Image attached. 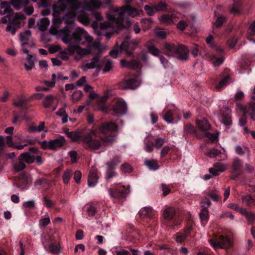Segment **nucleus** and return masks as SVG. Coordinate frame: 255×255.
Masks as SVG:
<instances>
[{"label": "nucleus", "mask_w": 255, "mask_h": 255, "mask_svg": "<svg viewBox=\"0 0 255 255\" xmlns=\"http://www.w3.org/2000/svg\"><path fill=\"white\" fill-rule=\"evenodd\" d=\"M59 34L62 41L69 44L66 51L74 61L78 62L89 55L92 49L101 51L100 42H93V38L84 29L78 27L71 35L69 29L65 26Z\"/></svg>", "instance_id": "1"}, {"label": "nucleus", "mask_w": 255, "mask_h": 255, "mask_svg": "<svg viewBox=\"0 0 255 255\" xmlns=\"http://www.w3.org/2000/svg\"><path fill=\"white\" fill-rule=\"evenodd\" d=\"M99 130L103 134L101 137V140L92 138V135L95 134L93 130H91L88 134L82 135L81 141L84 148L98 150L102 146L101 141L104 147L112 145L117 139V135L115 132L118 130V126L113 122L104 123L99 126Z\"/></svg>", "instance_id": "2"}, {"label": "nucleus", "mask_w": 255, "mask_h": 255, "mask_svg": "<svg viewBox=\"0 0 255 255\" xmlns=\"http://www.w3.org/2000/svg\"><path fill=\"white\" fill-rule=\"evenodd\" d=\"M82 8L78 0H58L53 5V24L55 28L64 21L66 24H72L76 16L77 10Z\"/></svg>", "instance_id": "3"}, {"label": "nucleus", "mask_w": 255, "mask_h": 255, "mask_svg": "<svg viewBox=\"0 0 255 255\" xmlns=\"http://www.w3.org/2000/svg\"><path fill=\"white\" fill-rule=\"evenodd\" d=\"M125 8L124 6L121 7H114L112 9L113 14H107V17L110 21H105L101 23L98 35L106 36L109 39L113 32L108 31L107 30L111 27L121 28L126 26L124 25Z\"/></svg>", "instance_id": "4"}, {"label": "nucleus", "mask_w": 255, "mask_h": 255, "mask_svg": "<svg viewBox=\"0 0 255 255\" xmlns=\"http://www.w3.org/2000/svg\"><path fill=\"white\" fill-rule=\"evenodd\" d=\"M165 54L168 56L176 55L178 59L186 61L189 57V50L183 45H175L171 43H165L164 45Z\"/></svg>", "instance_id": "5"}, {"label": "nucleus", "mask_w": 255, "mask_h": 255, "mask_svg": "<svg viewBox=\"0 0 255 255\" xmlns=\"http://www.w3.org/2000/svg\"><path fill=\"white\" fill-rule=\"evenodd\" d=\"M24 14L21 12H16L12 17L11 22H9L5 28L7 32L11 33L13 35L15 34L16 29L21 27L24 23L25 19Z\"/></svg>", "instance_id": "6"}, {"label": "nucleus", "mask_w": 255, "mask_h": 255, "mask_svg": "<svg viewBox=\"0 0 255 255\" xmlns=\"http://www.w3.org/2000/svg\"><path fill=\"white\" fill-rule=\"evenodd\" d=\"M110 196L114 199L125 197L129 192V186L125 187L120 185H114L108 189Z\"/></svg>", "instance_id": "7"}, {"label": "nucleus", "mask_w": 255, "mask_h": 255, "mask_svg": "<svg viewBox=\"0 0 255 255\" xmlns=\"http://www.w3.org/2000/svg\"><path fill=\"white\" fill-rule=\"evenodd\" d=\"M104 62L99 56L93 57L89 62L84 63L80 66L81 69L86 72L91 69H96L100 71L103 66Z\"/></svg>", "instance_id": "8"}, {"label": "nucleus", "mask_w": 255, "mask_h": 255, "mask_svg": "<svg viewBox=\"0 0 255 255\" xmlns=\"http://www.w3.org/2000/svg\"><path fill=\"white\" fill-rule=\"evenodd\" d=\"M209 243L215 249H228L232 245V242L230 239L226 236H220L216 241L214 239L209 240Z\"/></svg>", "instance_id": "9"}, {"label": "nucleus", "mask_w": 255, "mask_h": 255, "mask_svg": "<svg viewBox=\"0 0 255 255\" xmlns=\"http://www.w3.org/2000/svg\"><path fill=\"white\" fill-rule=\"evenodd\" d=\"M139 43V40L135 39L130 41H125L121 44L120 49L124 51L128 56H131Z\"/></svg>", "instance_id": "10"}, {"label": "nucleus", "mask_w": 255, "mask_h": 255, "mask_svg": "<svg viewBox=\"0 0 255 255\" xmlns=\"http://www.w3.org/2000/svg\"><path fill=\"white\" fill-rule=\"evenodd\" d=\"M216 52L209 55V60L215 66L221 65L224 61L222 53L223 50L221 48L218 47L216 49Z\"/></svg>", "instance_id": "11"}, {"label": "nucleus", "mask_w": 255, "mask_h": 255, "mask_svg": "<svg viewBox=\"0 0 255 255\" xmlns=\"http://www.w3.org/2000/svg\"><path fill=\"white\" fill-rule=\"evenodd\" d=\"M77 10L76 12L78 20L84 25H89L92 22L91 13L89 14L84 10Z\"/></svg>", "instance_id": "12"}, {"label": "nucleus", "mask_w": 255, "mask_h": 255, "mask_svg": "<svg viewBox=\"0 0 255 255\" xmlns=\"http://www.w3.org/2000/svg\"><path fill=\"white\" fill-rule=\"evenodd\" d=\"M113 110L115 115H123L127 111V106L124 101H118L114 105Z\"/></svg>", "instance_id": "13"}, {"label": "nucleus", "mask_w": 255, "mask_h": 255, "mask_svg": "<svg viewBox=\"0 0 255 255\" xmlns=\"http://www.w3.org/2000/svg\"><path fill=\"white\" fill-rule=\"evenodd\" d=\"M103 5V3L100 0H89L84 2L82 7L87 11H91L92 9H98Z\"/></svg>", "instance_id": "14"}, {"label": "nucleus", "mask_w": 255, "mask_h": 255, "mask_svg": "<svg viewBox=\"0 0 255 255\" xmlns=\"http://www.w3.org/2000/svg\"><path fill=\"white\" fill-rule=\"evenodd\" d=\"M228 164L221 162H217L214 164L213 167L209 169V172L217 176L219 173L225 171L228 168Z\"/></svg>", "instance_id": "15"}, {"label": "nucleus", "mask_w": 255, "mask_h": 255, "mask_svg": "<svg viewBox=\"0 0 255 255\" xmlns=\"http://www.w3.org/2000/svg\"><path fill=\"white\" fill-rule=\"evenodd\" d=\"M225 110L221 117L220 121L226 126H231L232 125L231 111L228 107H225Z\"/></svg>", "instance_id": "16"}, {"label": "nucleus", "mask_w": 255, "mask_h": 255, "mask_svg": "<svg viewBox=\"0 0 255 255\" xmlns=\"http://www.w3.org/2000/svg\"><path fill=\"white\" fill-rule=\"evenodd\" d=\"M66 140L63 136H60L57 138L50 140L51 150H55L62 147L65 143Z\"/></svg>", "instance_id": "17"}, {"label": "nucleus", "mask_w": 255, "mask_h": 255, "mask_svg": "<svg viewBox=\"0 0 255 255\" xmlns=\"http://www.w3.org/2000/svg\"><path fill=\"white\" fill-rule=\"evenodd\" d=\"M91 17L92 18V27L95 29L97 30L98 33L99 30L98 21L103 19V17L100 12L98 11H94L91 13ZM98 34V33H97Z\"/></svg>", "instance_id": "18"}, {"label": "nucleus", "mask_w": 255, "mask_h": 255, "mask_svg": "<svg viewBox=\"0 0 255 255\" xmlns=\"http://www.w3.org/2000/svg\"><path fill=\"white\" fill-rule=\"evenodd\" d=\"M121 65L122 67H127L129 69H137L139 66V61L137 60H132L129 61L124 59L120 61Z\"/></svg>", "instance_id": "19"}, {"label": "nucleus", "mask_w": 255, "mask_h": 255, "mask_svg": "<svg viewBox=\"0 0 255 255\" xmlns=\"http://www.w3.org/2000/svg\"><path fill=\"white\" fill-rule=\"evenodd\" d=\"M136 82L135 79L131 78L122 82L120 87L122 89H134L136 87Z\"/></svg>", "instance_id": "20"}, {"label": "nucleus", "mask_w": 255, "mask_h": 255, "mask_svg": "<svg viewBox=\"0 0 255 255\" xmlns=\"http://www.w3.org/2000/svg\"><path fill=\"white\" fill-rule=\"evenodd\" d=\"M124 8L125 9V15L127 14L128 15L130 16L131 17H135L137 15H138L140 13L143 12L141 9H138L132 7L128 5H124Z\"/></svg>", "instance_id": "21"}, {"label": "nucleus", "mask_w": 255, "mask_h": 255, "mask_svg": "<svg viewBox=\"0 0 255 255\" xmlns=\"http://www.w3.org/2000/svg\"><path fill=\"white\" fill-rule=\"evenodd\" d=\"M25 163L32 164L35 160V156L30 152H24L19 155Z\"/></svg>", "instance_id": "22"}, {"label": "nucleus", "mask_w": 255, "mask_h": 255, "mask_svg": "<svg viewBox=\"0 0 255 255\" xmlns=\"http://www.w3.org/2000/svg\"><path fill=\"white\" fill-rule=\"evenodd\" d=\"M140 217L142 218H150L154 215L153 209L150 207H145L141 209L138 212Z\"/></svg>", "instance_id": "23"}, {"label": "nucleus", "mask_w": 255, "mask_h": 255, "mask_svg": "<svg viewBox=\"0 0 255 255\" xmlns=\"http://www.w3.org/2000/svg\"><path fill=\"white\" fill-rule=\"evenodd\" d=\"M242 111L243 112L244 114L246 115L247 113H249L251 116V118L252 120L255 121V103H250V106L248 110H247L246 109L244 108L243 106L241 105H239Z\"/></svg>", "instance_id": "24"}, {"label": "nucleus", "mask_w": 255, "mask_h": 255, "mask_svg": "<svg viewBox=\"0 0 255 255\" xmlns=\"http://www.w3.org/2000/svg\"><path fill=\"white\" fill-rule=\"evenodd\" d=\"M26 164L19 156H18L17 160L12 164V167L14 171L20 172L24 170L26 168Z\"/></svg>", "instance_id": "25"}, {"label": "nucleus", "mask_w": 255, "mask_h": 255, "mask_svg": "<svg viewBox=\"0 0 255 255\" xmlns=\"http://www.w3.org/2000/svg\"><path fill=\"white\" fill-rule=\"evenodd\" d=\"M98 182V176L96 172H90L88 178V185L90 187H93Z\"/></svg>", "instance_id": "26"}, {"label": "nucleus", "mask_w": 255, "mask_h": 255, "mask_svg": "<svg viewBox=\"0 0 255 255\" xmlns=\"http://www.w3.org/2000/svg\"><path fill=\"white\" fill-rule=\"evenodd\" d=\"M192 228L191 226L188 227L184 233H178L175 236V240L177 242L181 243L184 241L189 234Z\"/></svg>", "instance_id": "27"}, {"label": "nucleus", "mask_w": 255, "mask_h": 255, "mask_svg": "<svg viewBox=\"0 0 255 255\" xmlns=\"http://www.w3.org/2000/svg\"><path fill=\"white\" fill-rule=\"evenodd\" d=\"M32 59L33 56L31 54H28L24 58V67L26 71H30L34 67L35 64Z\"/></svg>", "instance_id": "28"}, {"label": "nucleus", "mask_w": 255, "mask_h": 255, "mask_svg": "<svg viewBox=\"0 0 255 255\" xmlns=\"http://www.w3.org/2000/svg\"><path fill=\"white\" fill-rule=\"evenodd\" d=\"M196 125L198 128L203 131H206L210 128L209 122L205 119L197 120L196 121Z\"/></svg>", "instance_id": "29"}, {"label": "nucleus", "mask_w": 255, "mask_h": 255, "mask_svg": "<svg viewBox=\"0 0 255 255\" xmlns=\"http://www.w3.org/2000/svg\"><path fill=\"white\" fill-rule=\"evenodd\" d=\"M29 2V0H11V4L16 10H19L22 6L28 4Z\"/></svg>", "instance_id": "30"}, {"label": "nucleus", "mask_w": 255, "mask_h": 255, "mask_svg": "<svg viewBox=\"0 0 255 255\" xmlns=\"http://www.w3.org/2000/svg\"><path fill=\"white\" fill-rule=\"evenodd\" d=\"M65 133L72 141H78L79 140L81 141L82 135H80V132L78 131L69 132L67 130H65Z\"/></svg>", "instance_id": "31"}, {"label": "nucleus", "mask_w": 255, "mask_h": 255, "mask_svg": "<svg viewBox=\"0 0 255 255\" xmlns=\"http://www.w3.org/2000/svg\"><path fill=\"white\" fill-rule=\"evenodd\" d=\"M0 7L4 10H0V14L4 15L6 13H13V10L10 6V4L7 1H3L0 3Z\"/></svg>", "instance_id": "32"}, {"label": "nucleus", "mask_w": 255, "mask_h": 255, "mask_svg": "<svg viewBox=\"0 0 255 255\" xmlns=\"http://www.w3.org/2000/svg\"><path fill=\"white\" fill-rule=\"evenodd\" d=\"M206 195L211 197L214 201L219 202L221 196L220 195L218 191L216 190H209L206 192Z\"/></svg>", "instance_id": "33"}, {"label": "nucleus", "mask_w": 255, "mask_h": 255, "mask_svg": "<svg viewBox=\"0 0 255 255\" xmlns=\"http://www.w3.org/2000/svg\"><path fill=\"white\" fill-rule=\"evenodd\" d=\"M145 165L151 170H156L159 168L157 161L155 159L146 160Z\"/></svg>", "instance_id": "34"}, {"label": "nucleus", "mask_w": 255, "mask_h": 255, "mask_svg": "<svg viewBox=\"0 0 255 255\" xmlns=\"http://www.w3.org/2000/svg\"><path fill=\"white\" fill-rule=\"evenodd\" d=\"M242 168V163L241 160L239 158H236L233 161L232 166V172H239Z\"/></svg>", "instance_id": "35"}, {"label": "nucleus", "mask_w": 255, "mask_h": 255, "mask_svg": "<svg viewBox=\"0 0 255 255\" xmlns=\"http://www.w3.org/2000/svg\"><path fill=\"white\" fill-rule=\"evenodd\" d=\"M49 251L54 255H57L61 252V246L59 243H51L49 246Z\"/></svg>", "instance_id": "36"}, {"label": "nucleus", "mask_w": 255, "mask_h": 255, "mask_svg": "<svg viewBox=\"0 0 255 255\" xmlns=\"http://www.w3.org/2000/svg\"><path fill=\"white\" fill-rule=\"evenodd\" d=\"M49 23L50 21L48 18L44 17L41 19L38 23L39 30L42 31H45L47 28Z\"/></svg>", "instance_id": "37"}, {"label": "nucleus", "mask_w": 255, "mask_h": 255, "mask_svg": "<svg viewBox=\"0 0 255 255\" xmlns=\"http://www.w3.org/2000/svg\"><path fill=\"white\" fill-rule=\"evenodd\" d=\"M175 211L172 207H168L166 208L163 212L164 218L166 220H170L172 219L174 215Z\"/></svg>", "instance_id": "38"}, {"label": "nucleus", "mask_w": 255, "mask_h": 255, "mask_svg": "<svg viewBox=\"0 0 255 255\" xmlns=\"http://www.w3.org/2000/svg\"><path fill=\"white\" fill-rule=\"evenodd\" d=\"M147 48L149 52L154 56H159L160 51L152 43L149 42L147 44Z\"/></svg>", "instance_id": "39"}, {"label": "nucleus", "mask_w": 255, "mask_h": 255, "mask_svg": "<svg viewBox=\"0 0 255 255\" xmlns=\"http://www.w3.org/2000/svg\"><path fill=\"white\" fill-rule=\"evenodd\" d=\"M160 22L166 24H171L173 22V18L168 14L162 15L159 18Z\"/></svg>", "instance_id": "40"}, {"label": "nucleus", "mask_w": 255, "mask_h": 255, "mask_svg": "<svg viewBox=\"0 0 255 255\" xmlns=\"http://www.w3.org/2000/svg\"><path fill=\"white\" fill-rule=\"evenodd\" d=\"M55 97L52 95H49L44 97L43 101L44 108H48L53 102Z\"/></svg>", "instance_id": "41"}, {"label": "nucleus", "mask_w": 255, "mask_h": 255, "mask_svg": "<svg viewBox=\"0 0 255 255\" xmlns=\"http://www.w3.org/2000/svg\"><path fill=\"white\" fill-rule=\"evenodd\" d=\"M31 31L29 30H26L20 33V39L22 42H27L31 37Z\"/></svg>", "instance_id": "42"}, {"label": "nucleus", "mask_w": 255, "mask_h": 255, "mask_svg": "<svg viewBox=\"0 0 255 255\" xmlns=\"http://www.w3.org/2000/svg\"><path fill=\"white\" fill-rule=\"evenodd\" d=\"M72 175V170L71 169H66L63 175L62 178L64 183H68Z\"/></svg>", "instance_id": "43"}, {"label": "nucleus", "mask_w": 255, "mask_h": 255, "mask_svg": "<svg viewBox=\"0 0 255 255\" xmlns=\"http://www.w3.org/2000/svg\"><path fill=\"white\" fill-rule=\"evenodd\" d=\"M242 201L244 203L248 206L254 205L255 200L250 195L245 196L242 198Z\"/></svg>", "instance_id": "44"}, {"label": "nucleus", "mask_w": 255, "mask_h": 255, "mask_svg": "<svg viewBox=\"0 0 255 255\" xmlns=\"http://www.w3.org/2000/svg\"><path fill=\"white\" fill-rule=\"evenodd\" d=\"M201 221L205 223H207L209 219V213L208 209H202L199 214Z\"/></svg>", "instance_id": "45"}, {"label": "nucleus", "mask_w": 255, "mask_h": 255, "mask_svg": "<svg viewBox=\"0 0 255 255\" xmlns=\"http://www.w3.org/2000/svg\"><path fill=\"white\" fill-rule=\"evenodd\" d=\"M83 96L82 92L80 90L75 91L72 95L71 99L75 102L81 99Z\"/></svg>", "instance_id": "46"}, {"label": "nucleus", "mask_w": 255, "mask_h": 255, "mask_svg": "<svg viewBox=\"0 0 255 255\" xmlns=\"http://www.w3.org/2000/svg\"><path fill=\"white\" fill-rule=\"evenodd\" d=\"M104 67L103 69L104 73L109 72L113 67L114 64L112 60H107L104 63Z\"/></svg>", "instance_id": "47"}, {"label": "nucleus", "mask_w": 255, "mask_h": 255, "mask_svg": "<svg viewBox=\"0 0 255 255\" xmlns=\"http://www.w3.org/2000/svg\"><path fill=\"white\" fill-rule=\"evenodd\" d=\"M220 153V151L215 148H212L207 152H206L205 154L211 158H213L217 155H218Z\"/></svg>", "instance_id": "48"}, {"label": "nucleus", "mask_w": 255, "mask_h": 255, "mask_svg": "<svg viewBox=\"0 0 255 255\" xmlns=\"http://www.w3.org/2000/svg\"><path fill=\"white\" fill-rule=\"evenodd\" d=\"M231 79V77L230 76H227L225 77L222 80H221L219 84L216 86V88L218 89H221V88L226 86L228 83L229 81Z\"/></svg>", "instance_id": "49"}, {"label": "nucleus", "mask_w": 255, "mask_h": 255, "mask_svg": "<svg viewBox=\"0 0 255 255\" xmlns=\"http://www.w3.org/2000/svg\"><path fill=\"white\" fill-rule=\"evenodd\" d=\"M154 9L158 11H165L167 7V4L162 1H161L158 4H154L153 5Z\"/></svg>", "instance_id": "50"}, {"label": "nucleus", "mask_w": 255, "mask_h": 255, "mask_svg": "<svg viewBox=\"0 0 255 255\" xmlns=\"http://www.w3.org/2000/svg\"><path fill=\"white\" fill-rule=\"evenodd\" d=\"M21 45H22V49H21L22 52L23 53L26 54L27 55L28 54H28L29 51L27 49V47L28 46L32 47L34 45V44L32 42H30L29 43L22 42Z\"/></svg>", "instance_id": "51"}, {"label": "nucleus", "mask_w": 255, "mask_h": 255, "mask_svg": "<svg viewBox=\"0 0 255 255\" xmlns=\"http://www.w3.org/2000/svg\"><path fill=\"white\" fill-rule=\"evenodd\" d=\"M13 13H6V15L3 16L0 19L1 23L7 24L9 22H11V19L12 18L11 16Z\"/></svg>", "instance_id": "52"}, {"label": "nucleus", "mask_w": 255, "mask_h": 255, "mask_svg": "<svg viewBox=\"0 0 255 255\" xmlns=\"http://www.w3.org/2000/svg\"><path fill=\"white\" fill-rule=\"evenodd\" d=\"M195 131V129L193 126H192L191 124H187L184 126V134H189L194 133Z\"/></svg>", "instance_id": "53"}, {"label": "nucleus", "mask_w": 255, "mask_h": 255, "mask_svg": "<svg viewBox=\"0 0 255 255\" xmlns=\"http://www.w3.org/2000/svg\"><path fill=\"white\" fill-rule=\"evenodd\" d=\"M172 112L169 110L166 112L163 120L168 123H172L173 122Z\"/></svg>", "instance_id": "54"}, {"label": "nucleus", "mask_w": 255, "mask_h": 255, "mask_svg": "<svg viewBox=\"0 0 255 255\" xmlns=\"http://www.w3.org/2000/svg\"><path fill=\"white\" fill-rule=\"evenodd\" d=\"M154 146L155 147L159 149L160 148L164 143L165 142V139L163 138H156L154 140Z\"/></svg>", "instance_id": "55"}, {"label": "nucleus", "mask_w": 255, "mask_h": 255, "mask_svg": "<svg viewBox=\"0 0 255 255\" xmlns=\"http://www.w3.org/2000/svg\"><path fill=\"white\" fill-rule=\"evenodd\" d=\"M201 204L202 209H208L211 206V203L210 200L207 197H205L201 202Z\"/></svg>", "instance_id": "56"}, {"label": "nucleus", "mask_w": 255, "mask_h": 255, "mask_svg": "<svg viewBox=\"0 0 255 255\" xmlns=\"http://www.w3.org/2000/svg\"><path fill=\"white\" fill-rule=\"evenodd\" d=\"M248 220L249 224L252 225L255 221V213L253 212H249L246 214L245 217Z\"/></svg>", "instance_id": "57"}, {"label": "nucleus", "mask_w": 255, "mask_h": 255, "mask_svg": "<svg viewBox=\"0 0 255 255\" xmlns=\"http://www.w3.org/2000/svg\"><path fill=\"white\" fill-rule=\"evenodd\" d=\"M121 169L125 173H130L132 171L131 166L128 163L123 164L121 167Z\"/></svg>", "instance_id": "58"}, {"label": "nucleus", "mask_w": 255, "mask_h": 255, "mask_svg": "<svg viewBox=\"0 0 255 255\" xmlns=\"http://www.w3.org/2000/svg\"><path fill=\"white\" fill-rule=\"evenodd\" d=\"M43 200L44 202V205L47 208H51L54 205V203L51 200H50L49 198L46 196H44L43 198Z\"/></svg>", "instance_id": "59"}, {"label": "nucleus", "mask_w": 255, "mask_h": 255, "mask_svg": "<svg viewBox=\"0 0 255 255\" xmlns=\"http://www.w3.org/2000/svg\"><path fill=\"white\" fill-rule=\"evenodd\" d=\"M116 175V173L113 169L108 168L106 173V179L107 180H109Z\"/></svg>", "instance_id": "60"}, {"label": "nucleus", "mask_w": 255, "mask_h": 255, "mask_svg": "<svg viewBox=\"0 0 255 255\" xmlns=\"http://www.w3.org/2000/svg\"><path fill=\"white\" fill-rule=\"evenodd\" d=\"M153 143L151 141H148L145 143L144 149L147 152H151L153 149Z\"/></svg>", "instance_id": "61"}, {"label": "nucleus", "mask_w": 255, "mask_h": 255, "mask_svg": "<svg viewBox=\"0 0 255 255\" xmlns=\"http://www.w3.org/2000/svg\"><path fill=\"white\" fill-rule=\"evenodd\" d=\"M35 201L34 200H29L24 202L22 204V206L26 208H33L35 207Z\"/></svg>", "instance_id": "62"}, {"label": "nucleus", "mask_w": 255, "mask_h": 255, "mask_svg": "<svg viewBox=\"0 0 255 255\" xmlns=\"http://www.w3.org/2000/svg\"><path fill=\"white\" fill-rule=\"evenodd\" d=\"M25 101V99L22 98H19L17 101L15 100L14 101L13 104L14 106L22 107Z\"/></svg>", "instance_id": "63"}, {"label": "nucleus", "mask_w": 255, "mask_h": 255, "mask_svg": "<svg viewBox=\"0 0 255 255\" xmlns=\"http://www.w3.org/2000/svg\"><path fill=\"white\" fill-rule=\"evenodd\" d=\"M87 212L89 216L93 217L97 212V209L94 206H90L88 208Z\"/></svg>", "instance_id": "64"}]
</instances>
